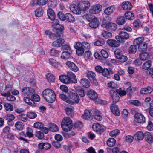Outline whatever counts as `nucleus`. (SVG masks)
I'll use <instances>...</instances> for the list:
<instances>
[{
	"instance_id": "37998d69",
	"label": "nucleus",
	"mask_w": 153,
	"mask_h": 153,
	"mask_svg": "<svg viewBox=\"0 0 153 153\" xmlns=\"http://www.w3.org/2000/svg\"><path fill=\"white\" fill-rule=\"evenodd\" d=\"M147 44L145 42L143 43H142L138 46V49L139 50L141 51H144L147 49Z\"/></svg>"
},
{
	"instance_id": "a18cd8bd",
	"label": "nucleus",
	"mask_w": 153,
	"mask_h": 153,
	"mask_svg": "<svg viewBox=\"0 0 153 153\" xmlns=\"http://www.w3.org/2000/svg\"><path fill=\"white\" fill-rule=\"evenodd\" d=\"M18 117L19 120L24 122L27 121V114H22L19 115Z\"/></svg>"
},
{
	"instance_id": "4c0bfd02",
	"label": "nucleus",
	"mask_w": 153,
	"mask_h": 153,
	"mask_svg": "<svg viewBox=\"0 0 153 153\" xmlns=\"http://www.w3.org/2000/svg\"><path fill=\"white\" fill-rule=\"evenodd\" d=\"M115 140L113 138L108 139L107 142V145L110 147H112L114 146L116 143Z\"/></svg>"
},
{
	"instance_id": "f3484780",
	"label": "nucleus",
	"mask_w": 153,
	"mask_h": 153,
	"mask_svg": "<svg viewBox=\"0 0 153 153\" xmlns=\"http://www.w3.org/2000/svg\"><path fill=\"white\" fill-rule=\"evenodd\" d=\"M110 108L111 112L114 115L117 116H119L120 115V112L117 106L111 104L110 105Z\"/></svg>"
},
{
	"instance_id": "bf43d9fd",
	"label": "nucleus",
	"mask_w": 153,
	"mask_h": 153,
	"mask_svg": "<svg viewBox=\"0 0 153 153\" xmlns=\"http://www.w3.org/2000/svg\"><path fill=\"white\" fill-rule=\"evenodd\" d=\"M27 117L30 119H34L37 116L36 114L33 112H29L27 114Z\"/></svg>"
},
{
	"instance_id": "a878e982",
	"label": "nucleus",
	"mask_w": 153,
	"mask_h": 153,
	"mask_svg": "<svg viewBox=\"0 0 153 153\" xmlns=\"http://www.w3.org/2000/svg\"><path fill=\"white\" fill-rule=\"evenodd\" d=\"M71 53L72 51H64L62 53L61 57L62 59H67L70 58Z\"/></svg>"
},
{
	"instance_id": "774afa93",
	"label": "nucleus",
	"mask_w": 153,
	"mask_h": 153,
	"mask_svg": "<svg viewBox=\"0 0 153 153\" xmlns=\"http://www.w3.org/2000/svg\"><path fill=\"white\" fill-rule=\"evenodd\" d=\"M59 51L53 49H51L50 53L52 56H57L59 53Z\"/></svg>"
},
{
	"instance_id": "58836bf2",
	"label": "nucleus",
	"mask_w": 153,
	"mask_h": 153,
	"mask_svg": "<svg viewBox=\"0 0 153 153\" xmlns=\"http://www.w3.org/2000/svg\"><path fill=\"white\" fill-rule=\"evenodd\" d=\"M113 10L114 7L113 6L109 7L105 9L104 13L107 15H110L113 13Z\"/></svg>"
},
{
	"instance_id": "4d7b16f0",
	"label": "nucleus",
	"mask_w": 153,
	"mask_h": 153,
	"mask_svg": "<svg viewBox=\"0 0 153 153\" xmlns=\"http://www.w3.org/2000/svg\"><path fill=\"white\" fill-rule=\"evenodd\" d=\"M43 124L40 122H36L34 124V127L37 128H43Z\"/></svg>"
},
{
	"instance_id": "473e14b6",
	"label": "nucleus",
	"mask_w": 153,
	"mask_h": 153,
	"mask_svg": "<svg viewBox=\"0 0 153 153\" xmlns=\"http://www.w3.org/2000/svg\"><path fill=\"white\" fill-rule=\"evenodd\" d=\"M66 20L70 22L74 23L75 21L74 17L70 13H66Z\"/></svg>"
},
{
	"instance_id": "aec40b11",
	"label": "nucleus",
	"mask_w": 153,
	"mask_h": 153,
	"mask_svg": "<svg viewBox=\"0 0 153 153\" xmlns=\"http://www.w3.org/2000/svg\"><path fill=\"white\" fill-rule=\"evenodd\" d=\"M105 27L107 30L115 31L117 29V26L115 23L110 22L107 24Z\"/></svg>"
},
{
	"instance_id": "f8f14e48",
	"label": "nucleus",
	"mask_w": 153,
	"mask_h": 153,
	"mask_svg": "<svg viewBox=\"0 0 153 153\" xmlns=\"http://www.w3.org/2000/svg\"><path fill=\"white\" fill-rule=\"evenodd\" d=\"M64 42V40L63 39L59 37L56 40L53 41L52 43L53 46L55 47H59L61 46Z\"/></svg>"
},
{
	"instance_id": "423d86ee",
	"label": "nucleus",
	"mask_w": 153,
	"mask_h": 153,
	"mask_svg": "<svg viewBox=\"0 0 153 153\" xmlns=\"http://www.w3.org/2000/svg\"><path fill=\"white\" fill-rule=\"evenodd\" d=\"M35 93L34 90L29 87H24L22 89L21 94L24 96H30Z\"/></svg>"
},
{
	"instance_id": "f704fd0d",
	"label": "nucleus",
	"mask_w": 153,
	"mask_h": 153,
	"mask_svg": "<svg viewBox=\"0 0 153 153\" xmlns=\"http://www.w3.org/2000/svg\"><path fill=\"white\" fill-rule=\"evenodd\" d=\"M135 139L137 140H141L145 137L144 134L141 131L137 132L135 135Z\"/></svg>"
},
{
	"instance_id": "412c9836",
	"label": "nucleus",
	"mask_w": 153,
	"mask_h": 153,
	"mask_svg": "<svg viewBox=\"0 0 153 153\" xmlns=\"http://www.w3.org/2000/svg\"><path fill=\"white\" fill-rule=\"evenodd\" d=\"M145 139L149 143H151L153 141V136L149 132H146L144 134Z\"/></svg>"
},
{
	"instance_id": "39448f33",
	"label": "nucleus",
	"mask_w": 153,
	"mask_h": 153,
	"mask_svg": "<svg viewBox=\"0 0 153 153\" xmlns=\"http://www.w3.org/2000/svg\"><path fill=\"white\" fill-rule=\"evenodd\" d=\"M68 97L73 100L72 101L73 102V104L74 103H77L79 102V97L76 91L72 90L70 91L68 93Z\"/></svg>"
},
{
	"instance_id": "49530a36",
	"label": "nucleus",
	"mask_w": 153,
	"mask_h": 153,
	"mask_svg": "<svg viewBox=\"0 0 153 153\" xmlns=\"http://www.w3.org/2000/svg\"><path fill=\"white\" fill-rule=\"evenodd\" d=\"M5 110L9 111H11L13 110V106L9 103H5L4 105Z\"/></svg>"
},
{
	"instance_id": "c756f323",
	"label": "nucleus",
	"mask_w": 153,
	"mask_h": 153,
	"mask_svg": "<svg viewBox=\"0 0 153 153\" xmlns=\"http://www.w3.org/2000/svg\"><path fill=\"white\" fill-rule=\"evenodd\" d=\"M59 97L64 101L71 105H73V102L69 100L68 97L65 94H61L59 95Z\"/></svg>"
},
{
	"instance_id": "0eeeda50",
	"label": "nucleus",
	"mask_w": 153,
	"mask_h": 153,
	"mask_svg": "<svg viewBox=\"0 0 153 153\" xmlns=\"http://www.w3.org/2000/svg\"><path fill=\"white\" fill-rule=\"evenodd\" d=\"M74 48L76 49V53L78 56H81L84 53V50L82 43L80 42H76L74 45Z\"/></svg>"
},
{
	"instance_id": "f03ea898",
	"label": "nucleus",
	"mask_w": 153,
	"mask_h": 153,
	"mask_svg": "<svg viewBox=\"0 0 153 153\" xmlns=\"http://www.w3.org/2000/svg\"><path fill=\"white\" fill-rule=\"evenodd\" d=\"M42 96L48 102H53L56 99V96L54 91L51 89H47L42 92Z\"/></svg>"
},
{
	"instance_id": "a19ab883",
	"label": "nucleus",
	"mask_w": 153,
	"mask_h": 153,
	"mask_svg": "<svg viewBox=\"0 0 153 153\" xmlns=\"http://www.w3.org/2000/svg\"><path fill=\"white\" fill-rule=\"evenodd\" d=\"M15 126L17 130L20 131L23 129L24 124L22 122L18 121L15 123Z\"/></svg>"
},
{
	"instance_id": "e433bc0d",
	"label": "nucleus",
	"mask_w": 153,
	"mask_h": 153,
	"mask_svg": "<svg viewBox=\"0 0 153 153\" xmlns=\"http://www.w3.org/2000/svg\"><path fill=\"white\" fill-rule=\"evenodd\" d=\"M125 15V17L128 19L131 20L134 19V15L131 11L126 12Z\"/></svg>"
},
{
	"instance_id": "603ef678",
	"label": "nucleus",
	"mask_w": 153,
	"mask_h": 153,
	"mask_svg": "<svg viewBox=\"0 0 153 153\" xmlns=\"http://www.w3.org/2000/svg\"><path fill=\"white\" fill-rule=\"evenodd\" d=\"M31 98L33 101L36 102H39L40 100V98L39 96L35 94V93L31 95Z\"/></svg>"
},
{
	"instance_id": "ea45409f",
	"label": "nucleus",
	"mask_w": 153,
	"mask_h": 153,
	"mask_svg": "<svg viewBox=\"0 0 153 153\" xmlns=\"http://www.w3.org/2000/svg\"><path fill=\"white\" fill-rule=\"evenodd\" d=\"M144 38L143 37H138L135 39L134 40V43L135 44L137 45L138 46L140 44L143 43L144 42Z\"/></svg>"
},
{
	"instance_id": "338daca9",
	"label": "nucleus",
	"mask_w": 153,
	"mask_h": 153,
	"mask_svg": "<svg viewBox=\"0 0 153 153\" xmlns=\"http://www.w3.org/2000/svg\"><path fill=\"white\" fill-rule=\"evenodd\" d=\"M119 59V61L121 63H123L126 62L127 60V57L125 56L122 55L120 56L119 58H117Z\"/></svg>"
},
{
	"instance_id": "052dcab7",
	"label": "nucleus",
	"mask_w": 153,
	"mask_h": 153,
	"mask_svg": "<svg viewBox=\"0 0 153 153\" xmlns=\"http://www.w3.org/2000/svg\"><path fill=\"white\" fill-rule=\"evenodd\" d=\"M74 109V108L72 106L66 107L65 110L67 114L69 116L70 114L73 112Z\"/></svg>"
},
{
	"instance_id": "2eb2a0df",
	"label": "nucleus",
	"mask_w": 153,
	"mask_h": 153,
	"mask_svg": "<svg viewBox=\"0 0 153 153\" xmlns=\"http://www.w3.org/2000/svg\"><path fill=\"white\" fill-rule=\"evenodd\" d=\"M110 93L113 100V103H115L118 102L119 100V97L117 93L114 91L111 90L110 91Z\"/></svg>"
},
{
	"instance_id": "bb28decb",
	"label": "nucleus",
	"mask_w": 153,
	"mask_h": 153,
	"mask_svg": "<svg viewBox=\"0 0 153 153\" xmlns=\"http://www.w3.org/2000/svg\"><path fill=\"white\" fill-rule=\"evenodd\" d=\"M122 7L124 10H130L132 7V6L131 3L128 1L123 2L122 4Z\"/></svg>"
},
{
	"instance_id": "b1692460",
	"label": "nucleus",
	"mask_w": 153,
	"mask_h": 153,
	"mask_svg": "<svg viewBox=\"0 0 153 153\" xmlns=\"http://www.w3.org/2000/svg\"><path fill=\"white\" fill-rule=\"evenodd\" d=\"M120 42L116 41L115 40L108 39L107 43L110 46L112 47H117L120 45Z\"/></svg>"
},
{
	"instance_id": "69168bd1",
	"label": "nucleus",
	"mask_w": 153,
	"mask_h": 153,
	"mask_svg": "<svg viewBox=\"0 0 153 153\" xmlns=\"http://www.w3.org/2000/svg\"><path fill=\"white\" fill-rule=\"evenodd\" d=\"M74 126V127L78 129H81L83 127V125L80 122H76Z\"/></svg>"
},
{
	"instance_id": "864d4df0",
	"label": "nucleus",
	"mask_w": 153,
	"mask_h": 153,
	"mask_svg": "<svg viewBox=\"0 0 153 153\" xmlns=\"http://www.w3.org/2000/svg\"><path fill=\"white\" fill-rule=\"evenodd\" d=\"M83 3L84 6V7L83 8V10L85 11L89 9L90 6V4L88 1H84Z\"/></svg>"
},
{
	"instance_id": "5fc2aeb1",
	"label": "nucleus",
	"mask_w": 153,
	"mask_h": 153,
	"mask_svg": "<svg viewBox=\"0 0 153 153\" xmlns=\"http://www.w3.org/2000/svg\"><path fill=\"white\" fill-rule=\"evenodd\" d=\"M116 92L119 94L120 96H123L126 95V92L124 90H123L121 88L119 89H116Z\"/></svg>"
},
{
	"instance_id": "680f3d73",
	"label": "nucleus",
	"mask_w": 153,
	"mask_h": 153,
	"mask_svg": "<svg viewBox=\"0 0 153 153\" xmlns=\"http://www.w3.org/2000/svg\"><path fill=\"white\" fill-rule=\"evenodd\" d=\"M27 136L29 138L33 137V130L30 128H28L26 132V136Z\"/></svg>"
},
{
	"instance_id": "20e7f679",
	"label": "nucleus",
	"mask_w": 153,
	"mask_h": 153,
	"mask_svg": "<svg viewBox=\"0 0 153 153\" xmlns=\"http://www.w3.org/2000/svg\"><path fill=\"white\" fill-rule=\"evenodd\" d=\"M129 38V34L127 33L120 31L119 32L118 35L115 36V38L119 42H123L124 40H127Z\"/></svg>"
},
{
	"instance_id": "9b49d317",
	"label": "nucleus",
	"mask_w": 153,
	"mask_h": 153,
	"mask_svg": "<svg viewBox=\"0 0 153 153\" xmlns=\"http://www.w3.org/2000/svg\"><path fill=\"white\" fill-rule=\"evenodd\" d=\"M86 74L87 77L91 81L93 82L94 83L96 82L95 79L96 74L94 72L87 70L86 72Z\"/></svg>"
},
{
	"instance_id": "2f4dec72",
	"label": "nucleus",
	"mask_w": 153,
	"mask_h": 153,
	"mask_svg": "<svg viewBox=\"0 0 153 153\" xmlns=\"http://www.w3.org/2000/svg\"><path fill=\"white\" fill-rule=\"evenodd\" d=\"M102 73L103 75L105 77H108L110 74H113V72L110 69H108L104 68L103 69Z\"/></svg>"
},
{
	"instance_id": "13d9d810",
	"label": "nucleus",
	"mask_w": 153,
	"mask_h": 153,
	"mask_svg": "<svg viewBox=\"0 0 153 153\" xmlns=\"http://www.w3.org/2000/svg\"><path fill=\"white\" fill-rule=\"evenodd\" d=\"M57 15L58 17L61 20L63 21H64L66 20V14H64L62 12H59Z\"/></svg>"
},
{
	"instance_id": "de8ad7c7",
	"label": "nucleus",
	"mask_w": 153,
	"mask_h": 153,
	"mask_svg": "<svg viewBox=\"0 0 153 153\" xmlns=\"http://www.w3.org/2000/svg\"><path fill=\"white\" fill-rule=\"evenodd\" d=\"M125 22V18L124 16H121L117 19V23L119 25H122Z\"/></svg>"
},
{
	"instance_id": "a211bd4d",
	"label": "nucleus",
	"mask_w": 153,
	"mask_h": 153,
	"mask_svg": "<svg viewBox=\"0 0 153 153\" xmlns=\"http://www.w3.org/2000/svg\"><path fill=\"white\" fill-rule=\"evenodd\" d=\"M48 63L50 65L54 68L58 69L59 68L60 65L58 62L55 59L52 58L49 59L48 60Z\"/></svg>"
},
{
	"instance_id": "e2e57ef3",
	"label": "nucleus",
	"mask_w": 153,
	"mask_h": 153,
	"mask_svg": "<svg viewBox=\"0 0 153 153\" xmlns=\"http://www.w3.org/2000/svg\"><path fill=\"white\" fill-rule=\"evenodd\" d=\"M84 19H85L89 21H90L94 19L93 16L89 14H86L83 16Z\"/></svg>"
},
{
	"instance_id": "f257e3e1",
	"label": "nucleus",
	"mask_w": 153,
	"mask_h": 153,
	"mask_svg": "<svg viewBox=\"0 0 153 153\" xmlns=\"http://www.w3.org/2000/svg\"><path fill=\"white\" fill-rule=\"evenodd\" d=\"M60 81L65 84L76 83L77 82L75 74L71 72H68L66 75H61L59 76Z\"/></svg>"
},
{
	"instance_id": "09e8293b",
	"label": "nucleus",
	"mask_w": 153,
	"mask_h": 153,
	"mask_svg": "<svg viewBox=\"0 0 153 153\" xmlns=\"http://www.w3.org/2000/svg\"><path fill=\"white\" fill-rule=\"evenodd\" d=\"M137 51V47L135 45H131L129 48L128 51L130 53H134Z\"/></svg>"
},
{
	"instance_id": "4468645a",
	"label": "nucleus",
	"mask_w": 153,
	"mask_h": 153,
	"mask_svg": "<svg viewBox=\"0 0 153 153\" xmlns=\"http://www.w3.org/2000/svg\"><path fill=\"white\" fill-rule=\"evenodd\" d=\"M66 65L68 68L74 72H77L79 70L78 68L72 62L67 61L66 63Z\"/></svg>"
},
{
	"instance_id": "393cba45",
	"label": "nucleus",
	"mask_w": 153,
	"mask_h": 153,
	"mask_svg": "<svg viewBox=\"0 0 153 153\" xmlns=\"http://www.w3.org/2000/svg\"><path fill=\"white\" fill-rule=\"evenodd\" d=\"M80 84L85 88H88L90 85V83L85 78H82L80 81Z\"/></svg>"
},
{
	"instance_id": "c9c22d12",
	"label": "nucleus",
	"mask_w": 153,
	"mask_h": 153,
	"mask_svg": "<svg viewBox=\"0 0 153 153\" xmlns=\"http://www.w3.org/2000/svg\"><path fill=\"white\" fill-rule=\"evenodd\" d=\"M44 11L41 7L36 9L35 11V16L37 17H40L42 16Z\"/></svg>"
},
{
	"instance_id": "5701e85b",
	"label": "nucleus",
	"mask_w": 153,
	"mask_h": 153,
	"mask_svg": "<svg viewBox=\"0 0 153 153\" xmlns=\"http://www.w3.org/2000/svg\"><path fill=\"white\" fill-rule=\"evenodd\" d=\"M89 25L90 27L92 28H97L99 25L98 19L96 18H94L89 23Z\"/></svg>"
},
{
	"instance_id": "1a4fd4ad",
	"label": "nucleus",
	"mask_w": 153,
	"mask_h": 153,
	"mask_svg": "<svg viewBox=\"0 0 153 153\" xmlns=\"http://www.w3.org/2000/svg\"><path fill=\"white\" fill-rule=\"evenodd\" d=\"M134 120L139 123L143 124L145 121V118L142 114L136 113L135 115Z\"/></svg>"
},
{
	"instance_id": "7ed1b4c3",
	"label": "nucleus",
	"mask_w": 153,
	"mask_h": 153,
	"mask_svg": "<svg viewBox=\"0 0 153 153\" xmlns=\"http://www.w3.org/2000/svg\"><path fill=\"white\" fill-rule=\"evenodd\" d=\"M61 126L65 131L67 132L70 131L73 126L72 121L68 117L64 118L62 122Z\"/></svg>"
},
{
	"instance_id": "6ab92c4d",
	"label": "nucleus",
	"mask_w": 153,
	"mask_h": 153,
	"mask_svg": "<svg viewBox=\"0 0 153 153\" xmlns=\"http://www.w3.org/2000/svg\"><path fill=\"white\" fill-rule=\"evenodd\" d=\"M47 15L48 18L51 20L55 19L56 15L53 10L50 8H49L47 10Z\"/></svg>"
},
{
	"instance_id": "4be33fe9",
	"label": "nucleus",
	"mask_w": 153,
	"mask_h": 153,
	"mask_svg": "<svg viewBox=\"0 0 153 153\" xmlns=\"http://www.w3.org/2000/svg\"><path fill=\"white\" fill-rule=\"evenodd\" d=\"M92 128L96 132H103L104 129L100 126L99 124L97 123H95L92 125Z\"/></svg>"
},
{
	"instance_id": "ddd939ff",
	"label": "nucleus",
	"mask_w": 153,
	"mask_h": 153,
	"mask_svg": "<svg viewBox=\"0 0 153 153\" xmlns=\"http://www.w3.org/2000/svg\"><path fill=\"white\" fill-rule=\"evenodd\" d=\"M82 117L87 120H90L93 118V116L92 114L89 110H85L84 114L82 116Z\"/></svg>"
},
{
	"instance_id": "8fccbe9b",
	"label": "nucleus",
	"mask_w": 153,
	"mask_h": 153,
	"mask_svg": "<svg viewBox=\"0 0 153 153\" xmlns=\"http://www.w3.org/2000/svg\"><path fill=\"white\" fill-rule=\"evenodd\" d=\"M49 37L50 39L52 40L56 39L61 37V35L57 33L53 34L51 33V34H50Z\"/></svg>"
},
{
	"instance_id": "79ce46f5",
	"label": "nucleus",
	"mask_w": 153,
	"mask_h": 153,
	"mask_svg": "<svg viewBox=\"0 0 153 153\" xmlns=\"http://www.w3.org/2000/svg\"><path fill=\"white\" fill-rule=\"evenodd\" d=\"M46 77L49 82H54L55 80L54 76L51 73L47 74L46 75Z\"/></svg>"
},
{
	"instance_id": "6e6552de",
	"label": "nucleus",
	"mask_w": 153,
	"mask_h": 153,
	"mask_svg": "<svg viewBox=\"0 0 153 153\" xmlns=\"http://www.w3.org/2000/svg\"><path fill=\"white\" fill-rule=\"evenodd\" d=\"M102 6L100 4L95 5L91 7L89 10V12L93 14H96L100 13L102 10Z\"/></svg>"
},
{
	"instance_id": "c85d7f7f",
	"label": "nucleus",
	"mask_w": 153,
	"mask_h": 153,
	"mask_svg": "<svg viewBox=\"0 0 153 153\" xmlns=\"http://www.w3.org/2000/svg\"><path fill=\"white\" fill-rule=\"evenodd\" d=\"M139 56L141 60H145L149 58V55L148 52H142L140 53Z\"/></svg>"
},
{
	"instance_id": "9d476101",
	"label": "nucleus",
	"mask_w": 153,
	"mask_h": 153,
	"mask_svg": "<svg viewBox=\"0 0 153 153\" xmlns=\"http://www.w3.org/2000/svg\"><path fill=\"white\" fill-rule=\"evenodd\" d=\"M70 8L73 13L77 15L80 14L82 11V10L79 5L76 6L74 4H71L70 6Z\"/></svg>"
},
{
	"instance_id": "7c9ffc66",
	"label": "nucleus",
	"mask_w": 153,
	"mask_h": 153,
	"mask_svg": "<svg viewBox=\"0 0 153 153\" xmlns=\"http://www.w3.org/2000/svg\"><path fill=\"white\" fill-rule=\"evenodd\" d=\"M49 129L51 131L55 132L58 131L59 128L58 127L53 123H50L48 125Z\"/></svg>"
},
{
	"instance_id": "dca6fc26",
	"label": "nucleus",
	"mask_w": 153,
	"mask_h": 153,
	"mask_svg": "<svg viewBox=\"0 0 153 153\" xmlns=\"http://www.w3.org/2000/svg\"><path fill=\"white\" fill-rule=\"evenodd\" d=\"M87 95L89 98L92 100H95L98 97V94L94 90H90L87 92Z\"/></svg>"
},
{
	"instance_id": "cd10ccee",
	"label": "nucleus",
	"mask_w": 153,
	"mask_h": 153,
	"mask_svg": "<svg viewBox=\"0 0 153 153\" xmlns=\"http://www.w3.org/2000/svg\"><path fill=\"white\" fill-rule=\"evenodd\" d=\"M153 90L152 87L148 86L146 88H142L140 91V93L142 94H150L153 91Z\"/></svg>"
},
{
	"instance_id": "3c124183",
	"label": "nucleus",
	"mask_w": 153,
	"mask_h": 153,
	"mask_svg": "<svg viewBox=\"0 0 153 153\" xmlns=\"http://www.w3.org/2000/svg\"><path fill=\"white\" fill-rule=\"evenodd\" d=\"M151 61L148 60L143 65V68L145 70H147L151 66Z\"/></svg>"
},
{
	"instance_id": "c03bdc74",
	"label": "nucleus",
	"mask_w": 153,
	"mask_h": 153,
	"mask_svg": "<svg viewBox=\"0 0 153 153\" xmlns=\"http://www.w3.org/2000/svg\"><path fill=\"white\" fill-rule=\"evenodd\" d=\"M102 36L106 39H108L111 37L112 35L111 33L106 31H103L102 32Z\"/></svg>"
},
{
	"instance_id": "72a5a7b5",
	"label": "nucleus",
	"mask_w": 153,
	"mask_h": 153,
	"mask_svg": "<svg viewBox=\"0 0 153 153\" xmlns=\"http://www.w3.org/2000/svg\"><path fill=\"white\" fill-rule=\"evenodd\" d=\"M24 101L26 103L32 106H35V103L33 100L30 98L25 97L23 98Z\"/></svg>"
},
{
	"instance_id": "0e129e2a",
	"label": "nucleus",
	"mask_w": 153,
	"mask_h": 153,
	"mask_svg": "<svg viewBox=\"0 0 153 153\" xmlns=\"http://www.w3.org/2000/svg\"><path fill=\"white\" fill-rule=\"evenodd\" d=\"M56 4V0H49L48 4L49 7H55Z\"/></svg>"
},
{
	"instance_id": "6e6d98bb",
	"label": "nucleus",
	"mask_w": 153,
	"mask_h": 153,
	"mask_svg": "<svg viewBox=\"0 0 153 153\" xmlns=\"http://www.w3.org/2000/svg\"><path fill=\"white\" fill-rule=\"evenodd\" d=\"M120 133V131L118 129H116L111 131L109 133V135L112 137L116 136Z\"/></svg>"
}]
</instances>
